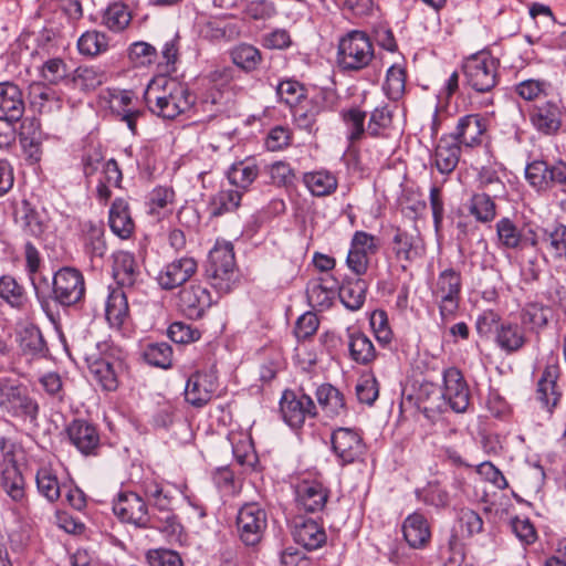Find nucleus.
<instances>
[{
	"instance_id": "52",
	"label": "nucleus",
	"mask_w": 566,
	"mask_h": 566,
	"mask_svg": "<svg viewBox=\"0 0 566 566\" xmlns=\"http://www.w3.org/2000/svg\"><path fill=\"white\" fill-rule=\"evenodd\" d=\"M36 486L39 493L48 501L55 502L60 499L63 485L60 484L57 476L49 468H41L36 472Z\"/></svg>"
},
{
	"instance_id": "26",
	"label": "nucleus",
	"mask_w": 566,
	"mask_h": 566,
	"mask_svg": "<svg viewBox=\"0 0 566 566\" xmlns=\"http://www.w3.org/2000/svg\"><path fill=\"white\" fill-rule=\"evenodd\" d=\"M292 534L294 541L307 551L322 547L327 538L324 527L313 518H295Z\"/></svg>"
},
{
	"instance_id": "20",
	"label": "nucleus",
	"mask_w": 566,
	"mask_h": 566,
	"mask_svg": "<svg viewBox=\"0 0 566 566\" xmlns=\"http://www.w3.org/2000/svg\"><path fill=\"white\" fill-rule=\"evenodd\" d=\"M488 122L480 114H468L458 119L454 130L449 134L461 147L476 148L482 145Z\"/></svg>"
},
{
	"instance_id": "48",
	"label": "nucleus",
	"mask_w": 566,
	"mask_h": 566,
	"mask_svg": "<svg viewBox=\"0 0 566 566\" xmlns=\"http://www.w3.org/2000/svg\"><path fill=\"white\" fill-rule=\"evenodd\" d=\"M76 88L84 92L94 91L107 81V74L101 67L78 66L72 77Z\"/></svg>"
},
{
	"instance_id": "14",
	"label": "nucleus",
	"mask_w": 566,
	"mask_h": 566,
	"mask_svg": "<svg viewBox=\"0 0 566 566\" xmlns=\"http://www.w3.org/2000/svg\"><path fill=\"white\" fill-rule=\"evenodd\" d=\"M280 411L283 420L291 428H301L307 419L317 415V408L313 399L305 395H296L292 390H285L280 400Z\"/></svg>"
},
{
	"instance_id": "50",
	"label": "nucleus",
	"mask_w": 566,
	"mask_h": 566,
	"mask_svg": "<svg viewBox=\"0 0 566 566\" xmlns=\"http://www.w3.org/2000/svg\"><path fill=\"white\" fill-rule=\"evenodd\" d=\"M304 184L316 197L328 196L337 188V179L328 171H314L304 175Z\"/></svg>"
},
{
	"instance_id": "15",
	"label": "nucleus",
	"mask_w": 566,
	"mask_h": 566,
	"mask_svg": "<svg viewBox=\"0 0 566 566\" xmlns=\"http://www.w3.org/2000/svg\"><path fill=\"white\" fill-rule=\"evenodd\" d=\"M198 272V261L184 255L166 263L158 272L156 281L164 291H174L185 284Z\"/></svg>"
},
{
	"instance_id": "21",
	"label": "nucleus",
	"mask_w": 566,
	"mask_h": 566,
	"mask_svg": "<svg viewBox=\"0 0 566 566\" xmlns=\"http://www.w3.org/2000/svg\"><path fill=\"white\" fill-rule=\"evenodd\" d=\"M14 221L23 233L39 239L49 229L50 218L45 208L39 211L30 201L22 200L15 208Z\"/></svg>"
},
{
	"instance_id": "35",
	"label": "nucleus",
	"mask_w": 566,
	"mask_h": 566,
	"mask_svg": "<svg viewBox=\"0 0 566 566\" xmlns=\"http://www.w3.org/2000/svg\"><path fill=\"white\" fill-rule=\"evenodd\" d=\"M83 245L85 253L91 260H103L107 252V244L105 241V230L102 223H94L92 221L83 224Z\"/></svg>"
},
{
	"instance_id": "58",
	"label": "nucleus",
	"mask_w": 566,
	"mask_h": 566,
	"mask_svg": "<svg viewBox=\"0 0 566 566\" xmlns=\"http://www.w3.org/2000/svg\"><path fill=\"white\" fill-rule=\"evenodd\" d=\"M480 187L486 190V195L493 198H502L506 193V188L502 181L499 171L490 166H483L479 172Z\"/></svg>"
},
{
	"instance_id": "16",
	"label": "nucleus",
	"mask_w": 566,
	"mask_h": 566,
	"mask_svg": "<svg viewBox=\"0 0 566 566\" xmlns=\"http://www.w3.org/2000/svg\"><path fill=\"white\" fill-rule=\"evenodd\" d=\"M213 302L210 291L201 283L192 282L177 294L178 308L190 319H200Z\"/></svg>"
},
{
	"instance_id": "62",
	"label": "nucleus",
	"mask_w": 566,
	"mask_h": 566,
	"mask_svg": "<svg viewBox=\"0 0 566 566\" xmlns=\"http://www.w3.org/2000/svg\"><path fill=\"white\" fill-rule=\"evenodd\" d=\"M406 70L399 64L390 66L386 75V90L390 98L397 99L402 95L406 87Z\"/></svg>"
},
{
	"instance_id": "59",
	"label": "nucleus",
	"mask_w": 566,
	"mask_h": 566,
	"mask_svg": "<svg viewBox=\"0 0 566 566\" xmlns=\"http://www.w3.org/2000/svg\"><path fill=\"white\" fill-rule=\"evenodd\" d=\"M307 298L313 307L328 308L334 298V290L324 284L323 280L312 281L306 290Z\"/></svg>"
},
{
	"instance_id": "9",
	"label": "nucleus",
	"mask_w": 566,
	"mask_h": 566,
	"mask_svg": "<svg viewBox=\"0 0 566 566\" xmlns=\"http://www.w3.org/2000/svg\"><path fill=\"white\" fill-rule=\"evenodd\" d=\"M237 533L239 539L245 545H259L268 527V513L255 502L243 504L237 514Z\"/></svg>"
},
{
	"instance_id": "18",
	"label": "nucleus",
	"mask_w": 566,
	"mask_h": 566,
	"mask_svg": "<svg viewBox=\"0 0 566 566\" xmlns=\"http://www.w3.org/2000/svg\"><path fill=\"white\" fill-rule=\"evenodd\" d=\"M442 397L457 413L465 412L470 406L471 394L469 386L461 370L457 367L443 370Z\"/></svg>"
},
{
	"instance_id": "24",
	"label": "nucleus",
	"mask_w": 566,
	"mask_h": 566,
	"mask_svg": "<svg viewBox=\"0 0 566 566\" xmlns=\"http://www.w3.org/2000/svg\"><path fill=\"white\" fill-rule=\"evenodd\" d=\"M401 530L405 541L413 549H423L431 542V527L422 513L409 514L403 520Z\"/></svg>"
},
{
	"instance_id": "53",
	"label": "nucleus",
	"mask_w": 566,
	"mask_h": 566,
	"mask_svg": "<svg viewBox=\"0 0 566 566\" xmlns=\"http://www.w3.org/2000/svg\"><path fill=\"white\" fill-rule=\"evenodd\" d=\"M392 250L398 260L411 262L419 256L418 247L415 243L413 235L400 228L395 229V234L392 237Z\"/></svg>"
},
{
	"instance_id": "30",
	"label": "nucleus",
	"mask_w": 566,
	"mask_h": 566,
	"mask_svg": "<svg viewBox=\"0 0 566 566\" xmlns=\"http://www.w3.org/2000/svg\"><path fill=\"white\" fill-rule=\"evenodd\" d=\"M525 331L522 325L516 323H501L495 328L496 345L506 354L516 353L521 350L527 342Z\"/></svg>"
},
{
	"instance_id": "29",
	"label": "nucleus",
	"mask_w": 566,
	"mask_h": 566,
	"mask_svg": "<svg viewBox=\"0 0 566 566\" xmlns=\"http://www.w3.org/2000/svg\"><path fill=\"white\" fill-rule=\"evenodd\" d=\"M461 146L450 135H443L434 149V165L439 172H452L460 160Z\"/></svg>"
},
{
	"instance_id": "11",
	"label": "nucleus",
	"mask_w": 566,
	"mask_h": 566,
	"mask_svg": "<svg viewBox=\"0 0 566 566\" xmlns=\"http://www.w3.org/2000/svg\"><path fill=\"white\" fill-rule=\"evenodd\" d=\"M113 511L122 522L138 527L161 528L156 518L149 515L146 502L137 493L119 494L117 501L114 502Z\"/></svg>"
},
{
	"instance_id": "49",
	"label": "nucleus",
	"mask_w": 566,
	"mask_h": 566,
	"mask_svg": "<svg viewBox=\"0 0 566 566\" xmlns=\"http://www.w3.org/2000/svg\"><path fill=\"white\" fill-rule=\"evenodd\" d=\"M243 192L239 189H221L210 201V213L219 217L237 210L241 203Z\"/></svg>"
},
{
	"instance_id": "17",
	"label": "nucleus",
	"mask_w": 566,
	"mask_h": 566,
	"mask_svg": "<svg viewBox=\"0 0 566 566\" xmlns=\"http://www.w3.org/2000/svg\"><path fill=\"white\" fill-rule=\"evenodd\" d=\"M218 376L214 369L198 370L191 374L185 387V399L193 407L207 405L218 389Z\"/></svg>"
},
{
	"instance_id": "56",
	"label": "nucleus",
	"mask_w": 566,
	"mask_h": 566,
	"mask_svg": "<svg viewBox=\"0 0 566 566\" xmlns=\"http://www.w3.org/2000/svg\"><path fill=\"white\" fill-rule=\"evenodd\" d=\"M130 20L132 15L127 7L119 2L109 4L103 14V23L114 32L123 31Z\"/></svg>"
},
{
	"instance_id": "25",
	"label": "nucleus",
	"mask_w": 566,
	"mask_h": 566,
	"mask_svg": "<svg viewBox=\"0 0 566 566\" xmlns=\"http://www.w3.org/2000/svg\"><path fill=\"white\" fill-rule=\"evenodd\" d=\"M346 337L350 360L361 366H368L376 360L377 350L373 340L365 333L355 327H348Z\"/></svg>"
},
{
	"instance_id": "6",
	"label": "nucleus",
	"mask_w": 566,
	"mask_h": 566,
	"mask_svg": "<svg viewBox=\"0 0 566 566\" xmlns=\"http://www.w3.org/2000/svg\"><path fill=\"white\" fill-rule=\"evenodd\" d=\"M374 59L373 43L364 31L352 30L338 42L337 63L343 71H360Z\"/></svg>"
},
{
	"instance_id": "61",
	"label": "nucleus",
	"mask_w": 566,
	"mask_h": 566,
	"mask_svg": "<svg viewBox=\"0 0 566 566\" xmlns=\"http://www.w3.org/2000/svg\"><path fill=\"white\" fill-rule=\"evenodd\" d=\"M148 501L151 503L154 507L165 513V516L163 518L165 525H161V528L159 530L163 532L176 533L179 524L177 523L176 515L170 510L171 496L169 495V493L163 490L161 492H159V494H157L156 496L151 497Z\"/></svg>"
},
{
	"instance_id": "5",
	"label": "nucleus",
	"mask_w": 566,
	"mask_h": 566,
	"mask_svg": "<svg viewBox=\"0 0 566 566\" xmlns=\"http://www.w3.org/2000/svg\"><path fill=\"white\" fill-rule=\"evenodd\" d=\"M40 406L28 388L9 379L0 380V413L38 426Z\"/></svg>"
},
{
	"instance_id": "23",
	"label": "nucleus",
	"mask_w": 566,
	"mask_h": 566,
	"mask_svg": "<svg viewBox=\"0 0 566 566\" xmlns=\"http://www.w3.org/2000/svg\"><path fill=\"white\" fill-rule=\"evenodd\" d=\"M328 490L316 481H302L295 490L297 507L307 513L321 512L328 500Z\"/></svg>"
},
{
	"instance_id": "57",
	"label": "nucleus",
	"mask_w": 566,
	"mask_h": 566,
	"mask_svg": "<svg viewBox=\"0 0 566 566\" xmlns=\"http://www.w3.org/2000/svg\"><path fill=\"white\" fill-rule=\"evenodd\" d=\"M551 83L545 80L527 78L514 85V93L524 101H536L547 96Z\"/></svg>"
},
{
	"instance_id": "33",
	"label": "nucleus",
	"mask_w": 566,
	"mask_h": 566,
	"mask_svg": "<svg viewBox=\"0 0 566 566\" xmlns=\"http://www.w3.org/2000/svg\"><path fill=\"white\" fill-rule=\"evenodd\" d=\"M395 130L394 111L388 104L375 107L366 125L367 136L373 138H390Z\"/></svg>"
},
{
	"instance_id": "41",
	"label": "nucleus",
	"mask_w": 566,
	"mask_h": 566,
	"mask_svg": "<svg viewBox=\"0 0 566 566\" xmlns=\"http://www.w3.org/2000/svg\"><path fill=\"white\" fill-rule=\"evenodd\" d=\"M0 486L15 502L24 497V479L17 463L0 464Z\"/></svg>"
},
{
	"instance_id": "10",
	"label": "nucleus",
	"mask_w": 566,
	"mask_h": 566,
	"mask_svg": "<svg viewBox=\"0 0 566 566\" xmlns=\"http://www.w3.org/2000/svg\"><path fill=\"white\" fill-rule=\"evenodd\" d=\"M332 451L346 465L360 461L366 453L361 432L354 428L339 427L331 436Z\"/></svg>"
},
{
	"instance_id": "43",
	"label": "nucleus",
	"mask_w": 566,
	"mask_h": 566,
	"mask_svg": "<svg viewBox=\"0 0 566 566\" xmlns=\"http://www.w3.org/2000/svg\"><path fill=\"white\" fill-rule=\"evenodd\" d=\"M316 398L322 409L331 417L346 412L344 395L331 384H323L316 389Z\"/></svg>"
},
{
	"instance_id": "55",
	"label": "nucleus",
	"mask_w": 566,
	"mask_h": 566,
	"mask_svg": "<svg viewBox=\"0 0 566 566\" xmlns=\"http://www.w3.org/2000/svg\"><path fill=\"white\" fill-rule=\"evenodd\" d=\"M108 48V39L98 31H86L77 41V49L82 55L96 56Z\"/></svg>"
},
{
	"instance_id": "51",
	"label": "nucleus",
	"mask_w": 566,
	"mask_h": 566,
	"mask_svg": "<svg viewBox=\"0 0 566 566\" xmlns=\"http://www.w3.org/2000/svg\"><path fill=\"white\" fill-rule=\"evenodd\" d=\"M143 358L151 366L168 369L172 366V347L165 342L149 343L143 350Z\"/></svg>"
},
{
	"instance_id": "28",
	"label": "nucleus",
	"mask_w": 566,
	"mask_h": 566,
	"mask_svg": "<svg viewBox=\"0 0 566 566\" xmlns=\"http://www.w3.org/2000/svg\"><path fill=\"white\" fill-rule=\"evenodd\" d=\"M241 28L237 22L227 19H211L200 25L202 39L213 43L233 41L240 36Z\"/></svg>"
},
{
	"instance_id": "37",
	"label": "nucleus",
	"mask_w": 566,
	"mask_h": 566,
	"mask_svg": "<svg viewBox=\"0 0 566 566\" xmlns=\"http://www.w3.org/2000/svg\"><path fill=\"white\" fill-rule=\"evenodd\" d=\"M231 62L244 73H252L263 61L261 51L253 44L241 42L229 51Z\"/></svg>"
},
{
	"instance_id": "27",
	"label": "nucleus",
	"mask_w": 566,
	"mask_h": 566,
	"mask_svg": "<svg viewBox=\"0 0 566 566\" xmlns=\"http://www.w3.org/2000/svg\"><path fill=\"white\" fill-rule=\"evenodd\" d=\"M25 105L20 87L12 82L0 83V111L10 120H20Z\"/></svg>"
},
{
	"instance_id": "12",
	"label": "nucleus",
	"mask_w": 566,
	"mask_h": 566,
	"mask_svg": "<svg viewBox=\"0 0 566 566\" xmlns=\"http://www.w3.org/2000/svg\"><path fill=\"white\" fill-rule=\"evenodd\" d=\"M499 245L510 250H524L528 247L538 250L539 235L530 226L517 227L510 218H502L496 222Z\"/></svg>"
},
{
	"instance_id": "54",
	"label": "nucleus",
	"mask_w": 566,
	"mask_h": 566,
	"mask_svg": "<svg viewBox=\"0 0 566 566\" xmlns=\"http://www.w3.org/2000/svg\"><path fill=\"white\" fill-rule=\"evenodd\" d=\"M493 197L486 192L474 193L469 203V211L480 222H490L496 216V206Z\"/></svg>"
},
{
	"instance_id": "2",
	"label": "nucleus",
	"mask_w": 566,
	"mask_h": 566,
	"mask_svg": "<svg viewBox=\"0 0 566 566\" xmlns=\"http://www.w3.org/2000/svg\"><path fill=\"white\" fill-rule=\"evenodd\" d=\"M145 101L151 113L165 119H175L190 109L195 96L188 85L176 78H165L159 86H149Z\"/></svg>"
},
{
	"instance_id": "44",
	"label": "nucleus",
	"mask_w": 566,
	"mask_h": 566,
	"mask_svg": "<svg viewBox=\"0 0 566 566\" xmlns=\"http://www.w3.org/2000/svg\"><path fill=\"white\" fill-rule=\"evenodd\" d=\"M127 295L122 289L113 290L106 301L105 315L112 326L120 327L128 318Z\"/></svg>"
},
{
	"instance_id": "22",
	"label": "nucleus",
	"mask_w": 566,
	"mask_h": 566,
	"mask_svg": "<svg viewBox=\"0 0 566 566\" xmlns=\"http://www.w3.org/2000/svg\"><path fill=\"white\" fill-rule=\"evenodd\" d=\"M559 378V365L556 358H552L544 368L536 389V399L544 408L552 411L560 399L562 392L557 385Z\"/></svg>"
},
{
	"instance_id": "3",
	"label": "nucleus",
	"mask_w": 566,
	"mask_h": 566,
	"mask_svg": "<svg viewBox=\"0 0 566 566\" xmlns=\"http://www.w3.org/2000/svg\"><path fill=\"white\" fill-rule=\"evenodd\" d=\"M180 36L175 34L163 44L160 52L153 44L137 41L128 48V59L135 67H146L153 64L163 74H171L177 71L179 62Z\"/></svg>"
},
{
	"instance_id": "38",
	"label": "nucleus",
	"mask_w": 566,
	"mask_h": 566,
	"mask_svg": "<svg viewBox=\"0 0 566 566\" xmlns=\"http://www.w3.org/2000/svg\"><path fill=\"white\" fill-rule=\"evenodd\" d=\"M113 258L114 279L120 286L132 287L140 274L134 255L126 251H118Z\"/></svg>"
},
{
	"instance_id": "31",
	"label": "nucleus",
	"mask_w": 566,
	"mask_h": 566,
	"mask_svg": "<svg viewBox=\"0 0 566 566\" xmlns=\"http://www.w3.org/2000/svg\"><path fill=\"white\" fill-rule=\"evenodd\" d=\"M108 224L114 234L120 239H128L134 232L135 223L132 219L129 206L123 198H116L108 212Z\"/></svg>"
},
{
	"instance_id": "8",
	"label": "nucleus",
	"mask_w": 566,
	"mask_h": 566,
	"mask_svg": "<svg viewBox=\"0 0 566 566\" xmlns=\"http://www.w3.org/2000/svg\"><path fill=\"white\" fill-rule=\"evenodd\" d=\"M462 291V276L459 271L448 268L441 271L431 286L432 296L436 298L443 324L455 315Z\"/></svg>"
},
{
	"instance_id": "7",
	"label": "nucleus",
	"mask_w": 566,
	"mask_h": 566,
	"mask_svg": "<svg viewBox=\"0 0 566 566\" xmlns=\"http://www.w3.org/2000/svg\"><path fill=\"white\" fill-rule=\"evenodd\" d=\"M499 60L488 51L468 56L462 63L465 84L478 93L492 91L499 82Z\"/></svg>"
},
{
	"instance_id": "34",
	"label": "nucleus",
	"mask_w": 566,
	"mask_h": 566,
	"mask_svg": "<svg viewBox=\"0 0 566 566\" xmlns=\"http://www.w3.org/2000/svg\"><path fill=\"white\" fill-rule=\"evenodd\" d=\"M88 369L104 390L113 391L118 386L115 363L108 356L92 354L86 358Z\"/></svg>"
},
{
	"instance_id": "60",
	"label": "nucleus",
	"mask_w": 566,
	"mask_h": 566,
	"mask_svg": "<svg viewBox=\"0 0 566 566\" xmlns=\"http://www.w3.org/2000/svg\"><path fill=\"white\" fill-rule=\"evenodd\" d=\"M417 499L426 505L437 509H446L450 504V495L447 490L438 483H429L422 490L416 492Z\"/></svg>"
},
{
	"instance_id": "4",
	"label": "nucleus",
	"mask_w": 566,
	"mask_h": 566,
	"mask_svg": "<svg viewBox=\"0 0 566 566\" xmlns=\"http://www.w3.org/2000/svg\"><path fill=\"white\" fill-rule=\"evenodd\" d=\"M205 272L211 286L219 293H229L234 287L239 274L231 242H216L209 252Z\"/></svg>"
},
{
	"instance_id": "40",
	"label": "nucleus",
	"mask_w": 566,
	"mask_h": 566,
	"mask_svg": "<svg viewBox=\"0 0 566 566\" xmlns=\"http://www.w3.org/2000/svg\"><path fill=\"white\" fill-rule=\"evenodd\" d=\"M260 169L252 158H247L234 163L228 170L227 176L232 186L237 189L247 191L259 176Z\"/></svg>"
},
{
	"instance_id": "19",
	"label": "nucleus",
	"mask_w": 566,
	"mask_h": 566,
	"mask_svg": "<svg viewBox=\"0 0 566 566\" xmlns=\"http://www.w3.org/2000/svg\"><path fill=\"white\" fill-rule=\"evenodd\" d=\"M533 127L544 135H555L562 127L564 108L556 99L536 103L528 112Z\"/></svg>"
},
{
	"instance_id": "45",
	"label": "nucleus",
	"mask_w": 566,
	"mask_h": 566,
	"mask_svg": "<svg viewBox=\"0 0 566 566\" xmlns=\"http://www.w3.org/2000/svg\"><path fill=\"white\" fill-rule=\"evenodd\" d=\"M30 96L32 104L39 107L40 113H52L60 111L63 106L60 94L52 87L41 83H34L30 86Z\"/></svg>"
},
{
	"instance_id": "36",
	"label": "nucleus",
	"mask_w": 566,
	"mask_h": 566,
	"mask_svg": "<svg viewBox=\"0 0 566 566\" xmlns=\"http://www.w3.org/2000/svg\"><path fill=\"white\" fill-rule=\"evenodd\" d=\"M541 242L554 261H566V224L555 223L543 229Z\"/></svg>"
},
{
	"instance_id": "1",
	"label": "nucleus",
	"mask_w": 566,
	"mask_h": 566,
	"mask_svg": "<svg viewBox=\"0 0 566 566\" xmlns=\"http://www.w3.org/2000/svg\"><path fill=\"white\" fill-rule=\"evenodd\" d=\"M34 292L41 307L46 311L53 301L63 308L80 307L86 297V283L83 273L73 266H62L54 272L49 295H44L36 285Z\"/></svg>"
},
{
	"instance_id": "13",
	"label": "nucleus",
	"mask_w": 566,
	"mask_h": 566,
	"mask_svg": "<svg viewBox=\"0 0 566 566\" xmlns=\"http://www.w3.org/2000/svg\"><path fill=\"white\" fill-rule=\"evenodd\" d=\"M69 442L84 457H98L102 449L97 427L84 419H74L65 427Z\"/></svg>"
},
{
	"instance_id": "39",
	"label": "nucleus",
	"mask_w": 566,
	"mask_h": 566,
	"mask_svg": "<svg viewBox=\"0 0 566 566\" xmlns=\"http://www.w3.org/2000/svg\"><path fill=\"white\" fill-rule=\"evenodd\" d=\"M0 298L19 311L24 310L30 301L24 285L10 274L0 276Z\"/></svg>"
},
{
	"instance_id": "47",
	"label": "nucleus",
	"mask_w": 566,
	"mask_h": 566,
	"mask_svg": "<svg viewBox=\"0 0 566 566\" xmlns=\"http://www.w3.org/2000/svg\"><path fill=\"white\" fill-rule=\"evenodd\" d=\"M20 347L32 357H45L49 348L41 329L35 325L27 326L20 334Z\"/></svg>"
},
{
	"instance_id": "64",
	"label": "nucleus",
	"mask_w": 566,
	"mask_h": 566,
	"mask_svg": "<svg viewBox=\"0 0 566 566\" xmlns=\"http://www.w3.org/2000/svg\"><path fill=\"white\" fill-rule=\"evenodd\" d=\"M148 566H182L184 562L178 552L169 548H153L146 552Z\"/></svg>"
},
{
	"instance_id": "42",
	"label": "nucleus",
	"mask_w": 566,
	"mask_h": 566,
	"mask_svg": "<svg viewBox=\"0 0 566 566\" xmlns=\"http://www.w3.org/2000/svg\"><path fill=\"white\" fill-rule=\"evenodd\" d=\"M368 283L360 277L345 281L339 287L338 296L344 306L358 311L365 303Z\"/></svg>"
},
{
	"instance_id": "63",
	"label": "nucleus",
	"mask_w": 566,
	"mask_h": 566,
	"mask_svg": "<svg viewBox=\"0 0 566 566\" xmlns=\"http://www.w3.org/2000/svg\"><path fill=\"white\" fill-rule=\"evenodd\" d=\"M549 165L543 160H534L525 168V177L537 190L548 189Z\"/></svg>"
},
{
	"instance_id": "32",
	"label": "nucleus",
	"mask_w": 566,
	"mask_h": 566,
	"mask_svg": "<svg viewBox=\"0 0 566 566\" xmlns=\"http://www.w3.org/2000/svg\"><path fill=\"white\" fill-rule=\"evenodd\" d=\"M553 317V308L538 302L526 303L520 313L521 325L528 332L538 334Z\"/></svg>"
},
{
	"instance_id": "46",
	"label": "nucleus",
	"mask_w": 566,
	"mask_h": 566,
	"mask_svg": "<svg viewBox=\"0 0 566 566\" xmlns=\"http://www.w3.org/2000/svg\"><path fill=\"white\" fill-rule=\"evenodd\" d=\"M340 117L346 126V138L349 144H356L367 136L365 120L366 112L359 107H350L340 112Z\"/></svg>"
}]
</instances>
